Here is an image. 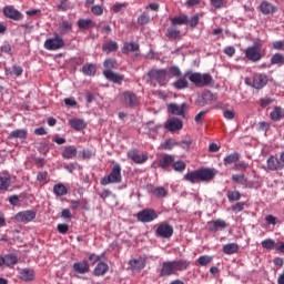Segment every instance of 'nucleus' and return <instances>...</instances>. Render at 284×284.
Listing matches in <instances>:
<instances>
[{"label": "nucleus", "instance_id": "obj_1", "mask_svg": "<svg viewBox=\"0 0 284 284\" xmlns=\"http://www.w3.org/2000/svg\"><path fill=\"white\" fill-rule=\"evenodd\" d=\"M190 267L187 260L166 261L162 263L161 276H173L178 272H185Z\"/></svg>", "mask_w": 284, "mask_h": 284}, {"label": "nucleus", "instance_id": "obj_2", "mask_svg": "<svg viewBox=\"0 0 284 284\" xmlns=\"http://www.w3.org/2000/svg\"><path fill=\"white\" fill-rule=\"evenodd\" d=\"M189 80L191 83H194L196 88H205V85H210L212 83V75L209 73H192L189 75Z\"/></svg>", "mask_w": 284, "mask_h": 284}, {"label": "nucleus", "instance_id": "obj_3", "mask_svg": "<svg viewBox=\"0 0 284 284\" xmlns=\"http://www.w3.org/2000/svg\"><path fill=\"white\" fill-rule=\"evenodd\" d=\"M121 164H115L109 175L101 179V185H110V183H121Z\"/></svg>", "mask_w": 284, "mask_h": 284}, {"label": "nucleus", "instance_id": "obj_4", "mask_svg": "<svg viewBox=\"0 0 284 284\" xmlns=\"http://www.w3.org/2000/svg\"><path fill=\"white\" fill-rule=\"evenodd\" d=\"M64 45L65 41H63V38H61L59 33H54L53 38H49L44 41V49L50 51L61 50Z\"/></svg>", "mask_w": 284, "mask_h": 284}, {"label": "nucleus", "instance_id": "obj_5", "mask_svg": "<svg viewBox=\"0 0 284 284\" xmlns=\"http://www.w3.org/2000/svg\"><path fill=\"white\" fill-rule=\"evenodd\" d=\"M120 101L122 105H125V108H136L139 105V99L136 98V94L131 91H125L120 95Z\"/></svg>", "mask_w": 284, "mask_h": 284}, {"label": "nucleus", "instance_id": "obj_6", "mask_svg": "<svg viewBox=\"0 0 284 284\" xmlns=\"http://www.w3.org/2000/svg\"><path fill=\"white\" fill-rule=\"evenodd\" d=\"M136 219L140 223H152L159 219V214L152 209H144L136 214Z\"/></svg>", "mask_w": 284, "mask_h": 284}, {"label": "nucleus", "instance_id": "obj_7", "mask_svg": "<svg viewBox=\"0 0 284 284\" xmlns=\"http://www.w3.org/2000/svg\"><path fill=\"white\" fill-rule=\"evenodd\" d=\"M172 234H174V227L168 223L159 224L155 230V235L160 239H172Z\"/></svg>", "mask_w": 284, "mask_h": 284}, {"label": "nucleus", "instance_id": "obj_8", "mask_svg": "<svg viewBox=\"0 0 284 284\" xmlns=\"http://www.w3.org/2000/svg\"><path fill=\"white\" fill-rule=\"evenodd\" d=\"M245 57L248 59V61H252L253 63H257V61H261L263 59V55L261 54V48L258 45L248 47L245 50Z\"/></svg>", "mask_w": 284, "mask_h": 284}, {"label": "nucleus", "instance_id": "obj_9", "mask_svg": "<svg viewBox=\"0 0 284 284\" xmlns=\"http://www.w3.org/2000/svg\"><path fill=\"white\" fill-rule=\"evenodd\" d=\"M14 219L18 223H30L37 219V212L32 210L21 211L16 214Z\"/></svg>", "mask_w": 284, "mask_h": 284}, {"label": "nucleus", "instance_id": "obj_10", "mask_svg": "<svg viewBox=\"0 0 284 284\" xmlns=\"http://www.w3.org/2000/svg\"><path fill=\"white\" fill-rule=\"evenodd\" d=\"M164 128L169 130V132H176L179 130H183V121H181V119L178 118L169 119Z\"/></svg>", "mask_w": 284, "mask_h": 284}, {"label": "nucleus", "instance_id": "obj_11", "mask_svg": "<svg viewBox=\"0 0 284 284\" xmlns=\"http://www.w3.org/2000/svg\"><path fill=\"white\" fill-rule=\"evenodd\" d=\"M12 185V176L10 173L0 172V192H8Z\"/></svg>", "mask_w": 284, "mask_h": 284}, {"label": "nucleus", "instance_id": "obj_12", "mask_svg": "<svg viewBox=\"0 0 284 284\" xmlns=\"http://www.w3.org/2000/svg\"><path fill=\"white\" fill-rule=\"evenodd\" d=\"M225 227H227V222L221 219L213 220L206 224L209 232H219V230H225Z\"/></svg>", "mask_w": 284, "mask_h": 284}, {"label": "nucleus", "instance_id": "obj_13", "mask_svg": "<svg viewBox=\"0 0 284 284\" xmlns=\"http://www.w3.org/2000/svg\"><path fill=\"white\" fill-rule=\"evenodd\" d=\"M264 85H267V75L263 73H256L253 77V88H255V90H263Z\"/></svg>", "mask_w": 284, "mask_h": 284}, {"label": "nucleus", "instance_id": "obj_14", "mask_svg": "<svg viewBox=\"0 0 284 284\" xmlns=\"http://www.w3.org/2000/svg\"><path fill=\"white\" fill-rule=\"evenodd\" d=\"M2 12L7 19H12L13 21H19L21 19V13L12 6L4 7Z\"/></svg>", "mask_w": 284, "mask_h": 284}, {"label": "nucleus", "instance_id": "obj_15", "mask_svg": "<svg viewBox=\"0 0 284 284\" xmlns=\"http://www.w3.org/2000/svg\"><path fill=\"white\" fill-rule=\"evenodd\" d=\"M150 79L158 81V83H163L165 81V77H168V71L165 69H154L149 72Z\"/></svg>", "mask_w": 284, "mask_h": 284}, {"label": "nucleus", "instance_id": "obj_16", "mask_svg": "<svg viewBox=\"0 0 284 284\" xmlns=\"http://www.w3.org/2000/svg\"><path fill=\"white\" fill-rule=\"evenodd\" d=\"M233 183H237L239 185H246V187H260L261 184H252L247 183V178H245V174H234L232 175Z\"/></svg>", "mask_w": 284, "mask_h": 284}, {"label": "nucleus", "instance_id": "obj_17", "mask_svg": "<svg viewBox=\"0 0 284 284\" xmlns=\"http://www.w3.org/2000/svg\"><path fill=\"white\" fill-rule=\"evenodd\" d=\"M186 109H187L186 103H182V104L171 103V104H169V112L171 114H175L178 116H183V114H185Z\"/></svg>", "mask_w": 284, "mask_h": 284}, {"label": "nucleus", "instance_id": "obj_18", "mask_svg": "<svg viewBox=\"0 0 284 284\" xmlns=\"http://www.w3.org/2000/svg\"><path fill=\"white\" fill-rule=\"evenodd\" d=\"M73 271L75 274H88L90 272V264L88 261L75 262L73 264Z\"/></svg>", "mask_w": 284, "mask_h": 284}, {"label": "nucleus", "instance_id": "obj_19", "mask_svg": "<svg viewBox=\"0 0 284 284\" xmlns=\"http://www.w3.org/2000/svg\"><path fill=\"white\" fill-rule=\"evenodd\" d=\"M200 174V181H212L216 176V170L214 169H201L197 170Z\"/></svg>", "mask_w": 284, "mask_h": 284}, {"label": "nucleus", "instance_id": "obj_20", "mask_svg": "<svg viewBox=\"0 0 284 284\" xmlns=\"http://www.w3.org/2000/svg\"><path fill=\"white\" fill-rule=\"evenodd\" d=\"M103 74L108 81H112V83H122L123 81V75L115 73L112 70H104Z\"/></svg>", "mask_w": 284, "mask_h": 284}, {"label": "nucleus", "instance_id": "obj_21", "mask_svg": "<svg viewBox=\"0 0 284 284\" xmlns=\"http://www.w3.org/2000/svg\"><path fill=\"white\" fill-rule=\"evenodd\" d=\"M19 276L21 281H24L26 283L30 281H34V270L32 268H21L19 270Z\"/></svg>", "mask_w": 284, "mask_h": 284}, {"label": "nucleus", "instance_id": "obj_22", "mask_svg": "<svg viewBox=\"0 0 284 284\" xmlns=\"http://www.w3.org/2000/svg\"><path fill=\"white\" fill-rule=\"evenodd\" d=\"M267 168L268 170H283V162L278 161V158L271 156L267 160Z\"/></svg>", "mask_w": 284, "mask_h": 284}, {"label": "nucleus", "instance_id": "obj_23", "mask_svg": "<svg viewBox=\"0 0 284 284\" xmlns=\"http://www.w3.org/2000/svg\"><path fill=\"white\" fill-rule=\"evenodd\" d=\"M129 265L132 270H143L145 267V258L144 257H138L133 258L129 262Z\"/></svg>", "mask_w": 284, "mask_h": 284}, {"label": "nucleus", "instance_id": "obj_24", "mask_svg": "<svg viewBox=\"0 0 284 284\" xmlns=\"http://www.w3.org/2000/svg\"><path fill=\"white\" fill-rule=\"evenodd\" d=\"M174 163V156L173 155H164L160 161H159V168H162V170H168L170 165Z\"/></svg>", "mask_w": 284, "mask_h": 284}, {"label": "nucleus", "instance_id": "obj_25", "mask_svg": "<svg viewBox=\"0 0 284 284\" xmlns=\"http://www.w3.org/2000/svg\"><path fill=\"white\" fill-rule=\"evenodd\" d=\"M129 156L130 159H132V161H134V163H138V164H142V163H145V161H148L146 154H139L134 151L129 152Z\"/></svg>", "mask_w": 284, "mask_h": 284}, {"label": "nucleus", "instance_id": "obj_26", "mask_svg": "<svg viewBox=\"0 0 284 284\" xmlns=\"http://www.w3.org/2000/svg\"><path fill=\"white\" fill-rule=\"evenodd\" d=\"M108 270H110L108 264H105L104 262H100L93 270V275L94 276H103L108 272Z\"/></svg>", "mask_w": 284, "mask_h": 284}, {"label": "nucleus", "instance_id": "obj_27", "mask_svg": "<svg viewBox=\"0 0 284 284\" xmlns=\"http://www.w3.org/2000/svg\"><path fill=\"white\" fill-rule=\"evenodd\" d=\"M2 260V265H6L7 267H10L12 265H17L18 263V258L16 255L13 254H8V255H4L3 257H1Z\"/></svg>", "mask_w": 284, "mask_h": 284}, {"label": "nucleus", "instance_id": "obj_28", "mask_svg": "<svg viewBox=\"0 0 284 284\" xmlns=\"http://www.w3.org/2000/svg\"><path fill=\"white\" fill-rule=\"evenodd\" d=\"M69 123H70L71 128H72L73 130H77V131L84 130V128H85V121H83V120H81V119H77V118L71 119V120L69 121Z\"/></svg>", "mask_w": 284, "mask_h": 284}, {"label": "nucleus", "instance_id": "obj_29", "mask_svg": "<svg viewBox=\"0 0 284 284\" xmlns=\"http://www.w3.org/2000/svg\"><path fill=\"white\" fill-rule=\"evenodd\" d=\"M82 72L85 77H94L97 74V67L92 63H87L82 67Z\"/></svg>", "mask_w": 284, "mask_h": 284}, {"label": "nucleus", "instance_id": "obj_30", "mask_svg": "<svg viewBox=\"0 0 284 284\" xmlns=\"http://www.w3.org/2000/svg\"><path fill=\"white\" fill-rule=\"evenodd\" d=\"M222 252H224L229 256L232 254H236V252H239V244H236V243L225 244L222 248Z\"/></svg>", "mask_w": 284, "mask_h": 284}, {"label": "nucleus", "instance_id": "obj_31", "mask_svg": "<svg viewBox=\"0 0 284 284\" xmlns=\"http://www.w3.org/2000/svg\"><path fill=\"white\" fill-rule=\"evenodd\" d=\"M184 180L189 181L190 183H199V181H201V176H200L199 170L190 172V173H186L184 175Z\"/></svg>", "mask_w": 284, "mask_h": 284}, {"label": "nucleus", "instance_id": "obj_32", "mask_svg": "<svg viewBox=\"0 0 284 284\" xmlns=\"http://www.w3.org/2000/svg\"><path fill=\"white\" fill-rule=\"evenodd\" d=\"M62 156L63 159H74V156H77V146H65L64 151L62 152Z\"/></svg>", "mask_w": 284, "mask_h": 284}, {"label": "nucleus", "instance_id": "obj_33", "mask_svg": "<svg viewBox=\"0 0 284 284\" xmlns=\"http://www.w3.org/2000/svg\"><path fill=\"white\" fill-rule=\"evenodd\" d=\"M53 194H55V196H65V194H68V187H65L63 183H58L53 186Z\"/></svg>", "mask_w": 284, "mask_h": 284}, {"label": "nucleus", "instance_id": "obj_34", "mask_svg": "<svg viewBox=\"0 0 284 284\" xmlns=\"http://www.w3.org/2000/svg\"><path fill=\"white\" fill-rule=\"evenodd\" d=\"M78 28L80 30H90V28H94V22L90 19H80L78 20Z\"/></svg>", "mask_w": 284, "mask_h": 284}, {"label": "nucleus", "instance_id": "obj_35", "mask_svg": "<svg viewBox=\"0 0 284 284\" xmlns=\"http://www.w3.org/2000/svg\"><path fill=\"white\" fill-rule=\"evenodd\" d=\"M26 136H28V131L26 129H18L9 134L10 139H26Z\"/></svg>", "mask_w": 284, "mask_h": 284}, {"label": "nucleus", "instance_id": "obj_36", "mask_svg": "<svg viewBox=\"0 0 284 284\" xmlns=\"http://www.w3.org/2000/svg\"><path fill=\"white\" fill-rule=\"evenodd\" d=\"M261 245L264 250H267L268 252H271V250H276V241H274L273 239L263 240Z\"/></svg>", "mask_w": 284, "mask_h": 284}, {"label": "nucleus", "instance_id": "obj_37", "mask_svg": "<svg viewBox=\"0 0 284 284\" xmlns=\"http://www.w3.org/2000/svg\"><path fill=\"white\" fill-rule=\"evenodd\" d=\"M284 113L283 109L281 106H276L272 112H271V119L272 121H281L283 119Z\"/></svg>", "mask_w": 284, "mask_h": 284}, {"label": "nucleus", "instance_id": "obj_38", "mask_svg": "<svg viewBox=\"0 0 284 284\" xmlns=\"http://www.w3.org/2000/svg\"><path fill=\"white\" fill-rule=\"evenodd\" d=\"M272 65H283L284 64V55L283 53H275L271 58Z\"/></svg>", "mask_w": 284, "mask_h": 284}, {"label": "nucleus", "instance_id": "obj_39", "mask_svg": "<svg viewBox=\"0 0 284 284\" xmlns=\"http://www.w3.org/2000/svg\"><path fill=\"white\" fill-rule=\"evenodd\" d=\"M260 8L263 14H272L274 12V6L267 1L262 2Z\"/></svg>", "mask_w": 284, "mask_h": 284}, {"label": "nucleus", "instance_id": "obj_40", "mask_svg": "<svg viewBox=\"0 0 284 284\" xmlns=\"http://www.w3.org/2000/svg\"><path fill=\"white\" fill-rule=\"evenodd\" d=\"M212 261H214V257L212 255H201L197 258V263L202 267H205L206 265H210V263H212Z\"/></svg>", "mask_w": 284, "mask_h": 284}, {"label": "nucleus", "instance_id": "obj_41", "mask_svg": "<svg viewBox=\"0 0 284 284\" xmlns=\"http://www.w3.org/2000/svg\"><path fill=\"white\" fill-rule=\"evenodd\" d=\"M123 52H139V44L136 42H126L123 45Z\"/></svg>", "mask_w": 284, "mask_h": 284}, {"label": "nucleus", "instance_id": "obj_42", "mask_svg": "<svg viewBox=\"0 0 284 284\" xmlns=\"http://www.w3.org/2000/svg\"><path fill=\"white\" fill-rule=\"evenodd\" d=\"M102 50L104 52H116L119 50V44L116 42L111 41L109 43L103 44Z\"/></svg>", "mask_w": 284, "mask_h": 284}, {"label": "nucleus", "instance_id": "obj_43", "mask_svg": "<svg viewBox=\"0 0 284 284\" xmlns=\"http://www.w3.org/2000/svg\"><path fill=\"white\" fill-rule=\"evenodd\" d=\"M226 196L230 203H234V201H241V192L239 191H227Z\"/></svg>", "mask_w": 284, "mask_h": 284}, {"label": "nucleus", "instance_id": "obj_44", "mask_svg": "<svg viewBox=\"0 0 284 284\" xmlns=\"http://www.w3.org/2000/svg\"><path fill=\"white\" fill-rule=\"evenodd\" d=\"M153 194L156 199H165V196H168V191L163 186H158L153 190Z\"/></svg>", "mask_w": 284, "mask_h": 284}, {"label": "nucleus", "instance_id": "obj_45", "mask_svg": "<svg viewBox=\"0 0 284 284\" xmlns=\"http://www.w3.org/2000/svg\"><path fill=\"white\" fill-rule=\"evenodd\" d=\"M179 145V142H176L173 139L166 140L164 143L161 144L162 150H172L173 148H176Z\"/></svg>", "mask_w": 284, "mask_h": 284}, {"label": "nucleus", "instance_id": "obj_46", "mask_svg": "<svg viewBox=\"0 0 284 284\" xmlns=\"http://www.w3.org/2000/svg\"><path fill=\"white\" fill-rule=\"evenodd\" d=\"M239 158H240L239 153L226 155L224 158V165H232L233 163H236V161H239Z\"/></svg>", "mask_w": 284, "mask_h": 284}, {"label": "nucleus", "instance_id": "obj_47", "mask_svg": "<svg viewBox=\"0 0 284 284\" xmlns=\"http://www.w3.org/2000/svg\"><path fill=\"white\" fill-rule=\"evenodd\" d=\"M173 85L176 90H185V88H187V79L180 78L178 81L173 83Z\"/></svg>", "mask_w": 284, "mask_h": 284}, {"label": "nucleus", "instance_id": "obj_48", "mask_svg": "<svg viewBox=\"0 0 284 284\" xmlns=\"http://www.w3.org/2000/svg\"><path fill=\"white\" fill-rule=\"evenodd\" d=\"M172 24L173 26H187V16L173 18Z\"/></svg>", "mask_w": 284, "mask_h": 284}, {"label": "nucleus", "instance_id": "obj_49", "mask_svg": "<svg viewBox=\"0 0 284 284\" xmlns=\"http://www.w3.org/2000/svg\"><path fill=\"white\" fill-rule=\"evenodd\" d=\"M199 19H201V14L196 13L191 19L187 18V23L186 26H191V28H196L199 26Z\"/></svg>", "mask_w": 284, "mask_h": 284}, {"label": "nucleus", "instance_id": "obj_50", "mask_svg": "<svg viewBox=\"0 0 284 284\" xmlns=\"http://www.w3.org/2000/svg\"><path fill=\"white\" fill-rule=\"evenodd\" d=\"M138 23H139V26H145V24L150 23V16L148 13H142L138 18Z\"/></svg>", "mask_w": 284, "mask_h": 284}, {"label": "nucleus", "instance_id": "obj_51", "mask_svg": "<svg viewBox=\"0 0 284 284\" xmlns=\"http://www.w3.org/2000/svg\"><path fill=\"white\" fill-rule=\"evenodd\" d=\"M105 70H114L116 68V61L113 59H108L104 61Z\"/></svg>", "mask_w": 284, "mask_h": 284}, {"label": "nucleus", "instance_id": "obj_52", "mask_svg": "<svg viewBox=\"0 0 284 284\" xmlns=\"http://www.w3.org/2000/svg\"><path fill=\"white\" fill-rule=\"evenodd\" d=\"M173 170H175V172H183V170H185V162L178 161L173 163Z\"/></svg>", "mask_w": 284, "mask_h": 284}, {"label": "nucleus", "instance_id": "obj_53", "mask_svg": "<svg viewBox=\"0 0 284 284\" xmlns=\"http://www.w3.org/2000/svg\"><path fill=\"white\" fill-rule=\"evenodd\" d=\"M272 103H274V100L272 98H262V99H260L261 108H267V105H272Z\"/></svg>", "mask_w": 284, "mask_h": 284}, {"label": "nucleus", "instance_id": "obj_54", "mask_svg": "<svg viewBox=\"0 0 284 284\" xmlns=\"http://www.w3.org/2000/svg\"><path fill=\"white\" fill-rule=\"evenodd\" d=\"M223 116L224 119H226L227 121H232L234 119V116H236V112H234V110H225L223 112Z\"/></svg>", "mask_w": 284, "mask_h": 284}, {"label": "nucleus", "instance_id": "obj_55", "mask_svg": "<svg viewBox=\"0 0 284 284\" xmlns=\"http://www.w3.org/2000/svg\"><path fill=\"white\" fill-rule=\"evenodd\" d=\"M11 74H14V77H21V74H23V68L14 64L12 67V71H11Z\"/></svg>", "mask_w": 284, "mask_h": 284}, {"label": "nucleus", "instance_id": "obj_56", "mask_svg": "<svg viewBox=\"0 0 284 284\" xmlns=\"http://www.w3.org/2000/svg\"><path fill=\"white\" fill-rule=\"evenodd\" d=\"M123 8H128V3L118 2L112 7V10H113V12H121V10H123Z\"/></svg>", "mask_w": 284, "mask_h": 284}, {"label": "nucleus", "instance_id": "obj_57", "mask_svg": "<svg viewBox=\"0 0 284 284\" xmlns=\"http://www.w3.org/2000/svg\"><path fill=\"white\" fill-rule=\"evenodd\" d=\"M244 206H245V203L237 202L235 205L232 206V210L235 212V214H239V212H243Z\"/></svg>", "mask_w": 284, "mask_h": 284}, {"label": "nucleus", "instance_id": "obj_58", "mask_svg": "<svg viewBox=\"0 0 284 284\" xmlns=\"http://www.w3.org/2000/svg\"><path fill=\"white\" fill-rule=\"evenodd\" d=\"M178 145L182 148V150H187L190 149V145H192V140H184V141L178 142Z\"/></svg>", "mask_w": 284, "mask_h": 284}, {"label": "nucleus", "instance_id": "obj_59", "mask_svg": "<svg viewBox=\"0 0 284 284\" xmlns=\"http://www.w3.org/2000/svg\"><path fill=\"white\" fill-rule=\"evenodd\" d=\"M168 34H169V37H171L172 39H176V37H179V34H181V32H180L178 29L169 28V29H168Z\"/></svg>", "mask_w": 284, "mask_h": 284}, {"label": "nucleus", "instance_id": "obj_60", "mask_svg": "<svg viewBox=\"0 0 284 284\" xmlns=\"http://www.w3.org/2000/svg\"><path fill=\"white\" fill-rule=\"evenodd\" d=\"M91 12H93V14H97L98 17H101V14H103V7H101V6H93L91 8Z\"/></svg>", "mask_w": 284, "mask_h": 284}, {"label": "nucleus", "instance_id": "obj_61", "mask_svg": "<svg viewBox=\"0 0 284 284\" xmlns=\"http://www.w3.org/2000/svg\"><path fill=\"white\" fill-rule=\"evenodd\" d=\"M205 114H207V111H201L195 115V123H203V119H205Z\"/></svg>", "mask_w": 284, "mask_h": 284}, {"label": "nucleus", "instance_id": "obj_62", "mask_svg": "<svg viewBox=\"0 0 284 284\" xmlns=\"http://www.w3.org/2000/svg\"><path fill=\"white\" fill-rule=\"evenodd\" d=\"M224 54L232 57L233 54H236V49H234V47H226L224 49Z\"/></svg>", "mask_w": 284, "mask_h": 284}, {"label": "nucleus", "instance_id": "obj_63", "mask_svg": "<svg viewBox=\"0 0 284 284\" xmlns=\"http://www.w3.org/2000/svg\"><path fill=\"white\" fill-rule=\"evenodd\" d=\"M170 73L173 77H181V69H179V67H171L170 68Z\"/></svg>", "mask_w": 284, "mask_h": 284}, {"label": "nucleus", "instance_id": "obj_64", "mask_svg": "<svg viewBox=\"0 0 284 284\" xmlns=\"http://www.w3.org/2000/svg\"><path fill=\"white\" fill-rule=\"evenodd\" d=\"M274 50H283L284 49V42L283 41H275L273 42Z\"/></svg>", "mask_w": 284, "mask_h": 284}]
</instances>
